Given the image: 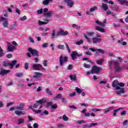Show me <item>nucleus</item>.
I'll use <instances>...</instances> for the list:
<instances>
[{"mask_svg":"<svg viewBox=\"0 0 128 128\" xmlns=\"http://www.w3.org/2000/svg\"><path fill=\"white\" fill-rule=\"evenodd\" d=\"M48 43H44L42 44V48H48Z\"/></svg>","mask_w":128,"mask_h":128,"instance_id":"e2e57ef3","label":"nucleus"},{"mask_svg":"<svg viewBox=\"0 0 128 128\" xmlns=\"http://www.w3.org/2000/svg\"><path fill=\"white\" fill-rule=\"evenodd\" d=\"M76 94V92H73L72 94H70L69 96H74Z\"/></svg>","mask_w":128,"mask_h":128,"instance_id":"338daca9","label":"nucleus"},{"mask_svg":"<svg viewBox=\"0 0 128 128\" xmlns=\"http://www.w3.org/2000/svg\"><path fill=\"white\" fill-rule=\"evenodd\" d=\"M98 10V6H94V7L91 8L90 9V12H94L95 10Z\"/></svg>","mask_w":128,"mask_h":128,"instance_id":"c756f323","label":"nucleus"},{"mask_svg":"<svg viewBox=\"0 0 128 128\" xmlns=\"http://www.w3.org/2000/svg\"><path fill=\"white\" fill-rule=\"evenodd\" d=\"M125 114H126V111L124 110L121 112V116H125Z\"/></svg>","mask_w":128,"mask_h":128,"instance_id":"0e129e2a","label":"nucleus"},{"mask_svg":"<svg viewBox=\"0 0 128 128\" xmlns=\"http://www.w3.org/2000/svg\"><path fill=\"white\" fill-rule=\"evenodd\" d=\"M75 90L78 94H80L82 92V90H80V88H78V87H76Z\"/></svg>","mask_w":128,"mask_h":128,"instance_id":"7c9ffc66","label":"nucleus"},{"mask_svg":"<svg viewBox=\"0 0 128 128\" xmlns=\"http://www.w3.org/2000/svg\"><path fill=\"white\" fill-rule=\"evenodd\" d=\"M112 88H116V94H118V96H122V94H124V92H126L124 88H122L118 86V80H115L112 82Z\"/></svg>","mask_w":128,"mask_h":128,"instance_id":"f257e3e1","label":"nucleus"},{"mask_svg":"<svg viewBox=\"0 0 128 128\" xmlns=\"http://www.w3.org/2000/svg\"><path fill=\"white\" fill-rule=\"evenodd\" d=\"M78 56V52L76 51H74L71 54V58L73 60H76V56Z\"/></svg>","mask_w":128,"mask_h":128,"instance_id":"ddd939ff","label":"nucleus"},{"mask_svg":"<svg viewBox=\"0 0 128 128\" xmlns=\"http://www.w3.org/2000/svg\"><path fill=\"white\" fill-rule=\"evenodd\" d=\"M6 58H12V54H9L6 55Z\"/></svg>","mask_w":128,"mask_h":128,"instance_id":"6e6d98bb","label":"nucleus"},{"mask_svg":"<svg viewBox=\"0 0 128 128\" xmlns=\"http://www.w3.org/2000/svg\"><path fill=\"white\" fill-rule=\"evenodd\" d=\"M36 103L34 104L33 106L34 108H36L38 106V104H44L45 102H46V98H43L38 101H36Z\"/></svg>","mask_w":128,"mask_h":128,"instance_id":"6e6552de","label":"nucleus"},{"mask_svg":"<svg viewBox=\"0 0 128 128\" xmlns=\"http://www.w3.org/2000/svg\"><path fill=\"white\" fill-rule=\"evenodd\" d=\"M35 74L36 75L32 76L34 78H40V76H42V74L38 72H35Z\"/></svg>","mask_w":128,"mask_h":128,"instance_id":"6ab92c4d","label":"nucleus"},{"mask_svg":"<svg viewBox=\"0 0 128 128\" xmlns=\"http://www.w3.org/2000/svg\"><path fill=\"white\" fill-rule=\"evenodd\" d=\"M46 92L48 94V96H54V94L52 93V92L49 89V88H46Z\"/></svg>","mask_w":128,"mask_h":128,"instance_id":"412c9836","label":"nucleus"},{"mask_svg":"<svg viewBox=\"0 0 128 128\" xmlns=\"http://www.w3.org/2000/svg\"><path fill=\"white\" fill-rule=\"evenodd\" d=\"M102 8L104 10L106 11L108 10V7L106 4H104V3L102 4Z\"/></svg>","mask_w":128,"mask_h":128,"instance_id":"b1692460","label":"nucleus"},{"mask_svg":"<svg viewBox=\"0 0 128 128\" xmlns=\"http://www.w3.org/2000/svg\"><path fill=\"white\" fill-rule=\"evenodd\" d=\"M16 48V46L12 45H8V52H12Z\"/></svg>","mask_w":128,"mask_h":128,"instance_id":"f3484780","label":"nucleus"},{"mask_svg":"<svg viewBox=\"0 0 128 128\" xmlns=\"http://www.w3.org/2000/svg\"><path fill=\"white\" fill-rule=\"evenodd\" d=\"M14 114H17V116H20L22 114V111L16 110Z\"/></svg>","mask_w":128,"mask_h":128,"instance_id":"e433bc0d","label":"nucleus"},{"mask_svg":"<svg viewBox=\"0 0 128 128\" xmlns=\"http://www.w3.org/2000/svg\"><path fill=\"white\" fill-rule=\"evenodd\" d=\"M96 24H98V26H100L102 28L106 26L102 22H100L98 20L96 21Z\"/></svg>","mask_w":128,"mask_h":128,"instance_id":"cd10ccee","label":"nucleus"},{"mask_svg":"<svg viewBox=\"0 0 128 128\" xmlns=\"http://www.w3.org/2000/svg\"><path fill=\"white\" fill-rule=\"evenodd\" d=\"M84 68H90V65L84 63Z\"/></svg>","mask_w":128,"mask_h":128,"instance_id":"de8ad7c7","label":"nucleus"},{"mask_svg":"<svg viewBox=\"0 0 128 128\" xmlns=\"http://www.w3.org/2000/svg\"><path fill=\"white\" fill-rule=\"evenodd\" d=\"M42 12H43V9L41 8L37 11V14H42Z\"/></svg>","mask_w":128,"mask_h":128,"instance_id":"8fccbe9b","label":"nucleus"},{"mask_svg":"<svg viewBox=\"0 0 128 128\" xmlns=\"http://www.w3.org/2000/svg\"><path fill=\"white\" fill-rule=\"evenodd\" d=\"M33 126L34 128H38V124H36V123H34L33 124Z\"/></svg>","mask_w":128,"mask_h":128,"instance_id":"680f3d73","label":"nucleus"},{"mask_svg":"<svg viewBox=\"0 0 128 128\" xmlns=\"http://www.w3.org/2000/svg\"><path fill=\"white\" fill-rule=\"evenodd\" d=\"M33 70H44V68L42 67V66L40 64H34L32 66Z\"/></svg>","mask_w":128,"mask_h":128,"instance_id":"1a4fd4ad","label":"nucleus"},{"mask_svg":"<svg viewBox=\"0 0 128 128\" xmlns=\"http://www.w3.org/2000/svg\"><path fill=\"white\" fill-rule=\"evenodd\" d=\"M128 120H125L123 122V126H126V124H128Z\"/></svg>","mask_w":128,"mask_h":128,"instance_id":"774afa93","label":"nucleus"},{"mask_svg":"<svg viewBox=\"0 0 128 128\" xmlns=\"http://www.w3.org/2000/svg\"><path fill=\"white\" fill-rule=\"evenodd\" d=\"M54 2V0H44L42 2V4H44V6H48L50 2Z\"/></svg>","mask_w":128,"mask_h":128,"instance_id":"aec40b11","label":"nucleus"},{"mask_svg":"<svg viewBox=\"0 0 128 128\" xmlns=\"http://www.w3.org/2000/svg\"><path fill=\"white\" fill-rule=\"evenodd\" d=\"M45 20V22H42V21H39L38 22V24L40 26H42V24H48V22H50L49 20Z\"/></svg>","mask_w":128,"mask_h":128,"instance_id":"dca6fc26","label":"nucleus"},{"mask_svg":"<svg viewBox=\"0 0 128 128\" xmlns=\"http://www.w3.org/2000/svg\"><path fill=\"white\" fill-rule=\"evenodd\" d=\"M28 51L32 54L33 56H40V53L36 49L33 50L32 48H28Z\"/></svg>","mask_w":128,"mask_h":128,"instance_id":"423d86ee","label":"nucleus"},{"mask_svg":"<svg viewBox=\"0 0 128 128\" xmlns=\"http://www.w3.org/2000/svg\"><path fill=\"white\" fill-rule=\"evenodd\" d=\"M67 68H68V69L69 70H72V64H69Z\"/></svg>","mask_w":128,"mask_h":128,"instance_id":"052dcab7","label":"nucleus"},{"mask_svg":"<svg viewBox=\"0 0 128 128\" xmlns=\"http://www.w3.org/2000/svg\"><path fill=\"white\" fill-rule=\"evenodd\" d=\"M96 50H98L100 54H104V50H103L96 48Z\"/></svg>","mask_w":128,"mask_h":128,"instance_id":"ea45409f","label":"nucleus"},{"mask_svg":"<svg viewBox=\"0 0 128 128\" xmlns=\"http://www.w3.org/2000/svg\"><path fill=\"white\" fill-rule=\"evenodd\" d=\"M24 68L25 70H28V62L25 63Z\"/></svg>","mask_w":128,"mask_h":128,"instance_id":"5fc2aeb1","label":"nucleus"},{"mask_svg":"<svg viewBox=\"0 0 128 128\" xmlns=\"http://www.w3.org/2000/svg\"><path fill=\"white\" fill-rule=\"evenodd\" d=\"M24 119L20 118L18 120V124H24Z\"/></svg>","mask_w":128,"mask_h":128,"instance_id":"473e14b6","label":"nucleus"},{"mask_svg":"<svg viewBox=\"0 0 128 128\" xmlns=\"http://www.w3.org/2000/svg\"><path fill=\"white\" fill-rule=\"evenodd\" d=\"M62 120H64V122H68V120H70L68 117L66 116V115H64L62 117Z\"/></svg>","mask_w":128,"mask_h":128,"instance_id":"c9c22d12","label":"nucleus"},{"mask_svg":"<svg viewBox=\"0 0 128 128\" xmlns=\"http://www.w3.org/2000/svg\"><path fill=\"white\" fill-rule=\"evenodd\" d=\"M102 0L106 4H114V2H112V0H110L109 2L108 0Z\"/></svg>","mask_w":128,"mask_h":128,"instance_id":"72a5a7b5","label":"nucleus"},{"mask_svg":"<svg viewBox=\"0 0 128 128\" xmlns=\"http://www.w3.org/2000/svg\"><path fill=\"white\" fill-rule=\"evenodd\" d=\"M16 76L17 78H22L24 76V74L23 73H17L16 74Z\"/></svg>","mask_w":128,"mask_h":128,"instance_id":"f704fd0d","label":"nucleus"},{"mask_svg":"<svg viewBox=\"0 0 128 128\" xmlns=\"http://www.w3.org/2000/svg\"><path fill=\"white\" fill-rule=\"evenodd\" d=\"M95 30H98V32H106V30L100 28L98 26L96 27Z\"/></svg>","mask_w":128,"mask_h":128,"instance_id":"5701e85b","label":"nucleus"},{"mask_svg":"<svg viewBox=\"0 0 128 128\" xmlns=\"http://www.w3.org/2000/svg\"><path fill=\"white\" fill-rule=\"evenodd\" d=\"M10 72V70H1L0 72V76H4V74H8Z\"/></svg>","mask_w":128,"mask_h":128,"instance_id":"4be33fe9","label":"nucleus"},{"mask_svg":"<svg viewBox=\"0 0 128 128\" xmlns=\"http://www.w3.org/2000/svg\"><path fill=\"white\" fill-rule=\"evenodd\" d=\"M59 62H60V66H63L64 62H68V57L66 56H65L64 57V56L62 54L60 56Z\"/></svg>","mask_w":128,"mask_h":128,"instance_id":"7ed1b4c3","label":"nucleus"},{"mask_svg":"<svg viewBox=\"0 0 128 128\" xmlns=\"http://www.w3.org/2000/svg\"><path fill=\"white\" fill-rule=\"evenodd\" d=\"M114 110V107L110 106L108 108H107L106 110L104 111V114H106L108 112H110V110Z\"/></svg>","mask_w":128,"mask_h":128,"instance_id":"a878e982","label":"nucleus"},{"mask_svg":"<svg viewBox=\"0 0 128 128\" xmlns=\"http://www.w3.org/2000/svg\"><path fill=\"white\" fill-rule=\"evenodd\" d=\"M64 2L67 4V6L70 8H72L74 4V3L72 0H64Z\"/></svg>","mask_w":128,"mask_h":128,"instance_id":"9b49d317","label":"nucleus"},{"mask_svg":"<svg viewBox=\"0 0 128 128\" xmlns=\"http://www.w3.org/2000/svg\"><path fill=\"white\" fill-rule=\"evenodd\" d=\"M4 56V50H2V48L0 47V58H2Z\"/></svg>","mask_w":128,"mask_h":128,"instance_id":"2f4dec72","label":"nucleus"},{"mask_svg":"<svg viewBox=\"0 0 128 128\" xmlns=\"http://www.w3.org/2000/svg\"><path fill=\"white\" fill-rule=\"evenodd\" d=\"M16 109L18 110H24V108H22V107H21L20 106L16 107Z\"/></svg>","mask_w":128,"mask_h":128,"instance_id":"49530a36","label":"nucleus"},{"mask_svg":"<svg viewBox=\"0 0 128 128\" xmlns=\"http://www.w3.org/2000/svg\"><path fill=\"white\" fill-rule=\"evenodd\" d=\"M108 64L110 70L112 68V65L114 64V68L117 72H120L123 70L122 67L120 66V64L116 62L114 60L108 61Z\"/></svg>","mask_w":128,"mask_h":128,"instance_id":"f03ea898","label":"nucleus"},{"mask_svg":"<svg viewBox=\"0 0 128 128\" xmlns=\"http://www.w3.org/2000/svg\"><path fill=\"white\" fill-rule=\"evenodd\" d=\"M82 44H84L83 40H80V41L76 42V44H78V46H80V45Z\"/></svg>","mask_w":128,"mask_h":128,"instance_id":"a18cd8bd","label":"nucleus"},{"mask_svg":"<svg viewBox=\"0 0 128 128\" xmlns=\"http://www.w3.org/2000/svg\"><path fill=\"white\" fill-rule=\"evenodd\" d=\"M118 86H120V88H124V83L118 82Z\"/></svg>","mask_w":128,"mask_h":128,"instance_id":"a19ab883","label":"nucleus"},{"mask_svg":"<svg viewBox=\"0 0 128 128\" xmlns=\"http://www.w3.org/2000/svg\"><path fill=\"white\" fill-rule=\"evenodd\" d=\"M0 22H2V24L4 26V28H8V18H5L4 17H1L0 18Z\"/></svg>","mask_w":128,"mask_h":128,"instance_id":"0eeeda50","label":"nucleus"},{"mask_svg":"<svg viewBox=\"0 0 128 128\" xmlns=\"http://www.w3.org/2000/svg\"><path fill=\"white\" fill-rule=\"evenodd\" d=\"M70 108H74V110H76V108L74 105H72L70 106H69Z\"/></svg>","mask_w":128,"mask_h":128,"instance_id":"69168bd1","label":"nucleus"},{"mask_svg":"<svg viewBox=\"0 0 128 128\" xmlns=\"http://www.w3.org/2000/svg\"><path fill=\"white\" fill-rule=\"evenodd\" d=\"M58 48L59 50H64V45H58Z\"/></svg>","mask_w":128,"mask_h":128,"instance_id":"09e8293b","label":"nucleus"},{"mask_svg":"<svg viewBox=\"0 0 128 128\" xmlns=\"http://www.w3.org/2000/svg\"><path fill=\"white\" fill-rule=\"evenodd\" d=\"M51 38L52 40H54V38H56V30H53L52 31V34H51Z\"/></svg>","mask_w":128,"mask_h":128,"instance_id":"c85d7f7f","label":"nucleus"},{"mask_svg":"<svg viewBox=\"0 0 128 128\" xmlns=\"http://www.w3.org/2000/svg\"><path fill=\"white\" fill-rule=\"evenodd\" d=\"M69 77L70 78L71 80H76V75H70L69 76Z\"/></svg>","mask_w":128,"mask_h":128,"instance_id":"bb28decb","label":"nucleus"},{"mask_svg":"<svg viewBox=\"0 0 128 128\" xmlns=\"http://www.w3.org/2000/svg\"><path fill=\"white\" fill-rule=\"evenodd\" d=\"M86 122L84 121V120H81L77 122V124H86Z\"/></svg>","mask_w":128,"mask_h":128,"instance_id":"58836bf2","label":"nucleus"},{"mask_svg":"<svg viewBox=\"0 0 128 128\" xmlns=\"http://www.w3.org/2000/svg\"><path fill=\"white\" fill-rule=\"evenodd\" d=\"M68 34V31H65L64 32V30H61L58 31V32H57V34H56V36H66Z\"/></svg>","mask_w":128,"mask_h":128,"instance_id":"9d476101","label":"nucleus"},{"mask_svg":"<svg viewBox=\"0 0 128 128\" xmlns=\"http://www.w3.org/2000/svg\"><path fill=\"white\" fill-rule=\"evenodd\" d=\"M52 106V102H47V104H46V108H48V106Z\"/></svg>","mask_w":128,"mask_h":128,"instance_id":"c03bdc74","label":"nucleus"},{"mask_svg":"<svg viewBox=\"0 0 128 128\" xmlns=\"http://www.w3.org/2000/svg\"><path fill=\"white\" fill-rule=\"evenodd\" d=\"M43 64L44 66H48V60H44L43 62Z\"/></svg>","mask_w":128,"mask_h":128,"instance_id":"864d4df0","label":"nucleus"},{"mask_svg":"<svg viewBox=\"0 0 128 128\" xmlns=\"http://www.w3.org/2000/svg\"><path fill=\"white\" fill-rule=\"evenodd\" d=\"M92 40L94 44H98L102 42V39L100 38H98V37H96L93 38Z\"/></svg>","mask_w":128,"mask_h":128,"instance_id":"4468645a","label":"nucleus"},{"mask_svg":"<svg viewBox=\"0 0 128 128\" xmlns=\"http://www.w3.org/2000/svg\"><path fill=\"white\" fill-rule=\"evenodd\" d=\"M16 62H18V60H12V63L6 62L4 61L3 62L2 65L5 67L10 66V68L12 69V68H14V66H16Z\"/></svg>","mask_w":128,"mask_h":128,"instance_id":"39448f33","label":"nucleus"},{"mask_svg":"<svg viewBox=\"0 0 128 128\" xmlns=\"http://www.w3.org/2000/svg\"><path fill=\"white\" fill-rule=\"evenodd\" d=\"M29 40H30V42H32V44H34V38H32V37L30 36V37H29Z\"/></svg>","mask_w":128,"mask_h":128,"instance_id":"bf43d9fd","label":"nucleus"},{"mask_svg":"<svg viewBox=\"0 0 128 128\" xmlns=\"http://www.w3.org/2000/svg\"><path fill=\"white\" fill-rule=\"evenodd\" d=\"M96 62L98 64L102 65V64L104 62V59H101L100 60L96 61Z\"/></svg>","mask_w":128,"mask_h":128,"instance_id":"4c0bfd02","label":"nucleus"},{"mask_svg":"<svg viewBox=\"0 0 128 128\" xmlns=\"http://www.w3.org/2000/svg\"><path fill=\"white\" fill-rule=\"evenodd\" d=\"M94 34V32H88L87 36H92Z\"/></svg>","mask_w":128,"mask_h":128,"instance_id":"37998d69","label":"nucleus"},{"mask_svg":"<svg viewBox=\"0 0 128 128\" xmlns=\"http://www.w3.org/2000/svg\"><path fill=\"white\" fill-rule=\"evenodd\" d=\"M102 70V67H98L96 66H94L91 70L92 74H98Z\"/></svg>","mask_w":128,"mask_h":128,"instance_id":"20e7f679","label":"nucleus"},{"mask_svg":"<svg viewBox=\"0 0 128 128\" xmlns=\"http://www.w3.org/2000/svg\"><path fill=\"white\" fill-rule=\"evenodd\" d=\"M120 4H126V6H128V1L127 0H118Z\"/></svg>","mask_w":128,"mask_h":128,"instance_id":"2eb2a0df","label":"nucleus"},{"mask_svg":"<svg viewBox=\"0 0 128 128\" xmlns=\"http://www.w3.org/2000/svg\"><path fill=\"white\" fill-rule=\"evenodd\" d=\"M17 24H16V21L14 22V24L13 25H11L10 26L9 30H14Z\"/></svg>","mask_w":128,"mask_h":128,"instance_id":"393cba45","label":"nucleus"},{"mask_svg":"<svg viewBox=\"0 0 128 128\" xmlns=\"http://www.w3.org/2000/svg\"><path fill=\"white\" fill-rule=\"evenodd\" d=\"M16 14H18V15L20 14V10L18 8H16Z\"/></svg>","mask_w":128,"mask_h":128,"instance_id":"13d9d810","label":"nucleus"},{"mask_svg":"<svg viewBox=\"0 0 128 128\" xmlns=\"http://www.w3.org/2000/svg\"><path fill=\"white\" fill-rule=\"evenodd\" d=\"M51 108L52 110H56V108H58V104H54V105H52L51 106Z\"/></svg>","mask_w":128,"mask_h":128,"instance_id":"79ce46f5","label":"nucleus"},{"mask_svg":"<svg viewBox=\"0 0 128 128\" xmlns=\"http://www.w3.org/2000/svg\"><path fill=\"white\" fill-rule=\"evenodd\" d=\"M54 13L52 11L44 12V18H52V14H53Z\"/></svg>","mask_w":128,"mask_h":128,"instance_id":"f8f14e48","label":"nucleus"},{"mask_svg":"<svg viewBox=\"0 0 128 128\" xmlns=\"http://www.w3.org/2000/svg\"><path fill=\"white\" fill-rule=\"evenodd\" d=\"M62 98V96L60 94H58L56 95L55 97L54 98V100H60Z\"/></svg>","mask_w":128,"mask_h":128,"instance_id":"a211bd4d","label":"nucleus"},{"mask_svg":"<svg viewBox=\"0 0 128 128\" xmlns=\"http://www.w3.org/2000/svg\"><path fill=\"white\" fill-rule=\"evenodd\" d=\"M98 126V123H91V124L90 125V126L92 128V126Z\"/></svg>","mask_w":128,"mask_h":128,"instance_id":"4d7b16f0","label":"nucleus"},{"mask_svg":"<svg viewBox=\"0 0 128 128\" xmlns=\"http://www.w3.org/2000/svg\"><path fill=\"white\" fill-rule=\"evenodd\" d=\"M26 20V16H24L23 17L20 18V20H22V22H24V20Z\"/></svg>","mask_w":128,"mask_h":128,"instance_id":"603ef678","label":"nucleus"},{"mask_svg":"<svg viewBox=\"0 0 128 128\" xmlns=\"http://www.w3.org/2000/svg\"><path fill=\"white\" fill-rule=\"evenodd\" d=\"M84 36L85 38H86V40H87L88 42H90V39L88 38V36H86V34H84Z\"/></svg>","mask_w":128,"mask_h":128,"instance_id":"3c124183","label":"nucleus"}]
</instances>
